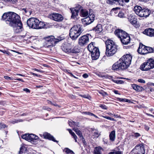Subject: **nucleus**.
<instances>
[{"instance_id":"obj_19","label":"nucleus","mask_w":154,"mask_h":154,"mask_svg":"<svg viewBox=\"0 0 154 154\" xmlns=\"http://www.w3.org/2000/svg\"><path fill=\"white\" fill-rule=\"evenodd\" d=\"M137 20L134 15L130 14L128 16V21L133 25H135L137 23Z\"/></svg>"},{"instance_id":"obj_5","label":"nucleus","mask_w":154,"mask_h":154,"mask_svg":"<svg viewBox=\"0 0 154 154\" xmlns=\"http://www.w3.org/2000/svg\"><path fill=\"white\" fill-rule=\"evenodd\" d=\"M65 38L64 36L62 35L55 38L53 35H51L45 37L44 39L46 45L47 47L53 46L58 42L61 41Z\"/></svg>"},{"instance_id":"obj_14","label":"nucleus","mask_w":154,"mask_h":154,"mask_svg":"<svg viewBox=\"0 0 154 154\" xmlns=\"http://www.w3.org/2000/svg\"><path fill=\"white\" fill-rule=\"evenodd\" d=\"M13 27L14 32L16 33H20L23 30L22 24L20 21L16 23L15 25L11 26Z\"/></svg>"},{"instance_id":"obj_3","label":"nucleus","mask_w":154,"mask_h":154,"mask_svg":"<svg viewBox=\"0 0 154 154\" xmlns=\"http://www.w3.org/2000/svg\"><path fill=\"white\" fill-rule=\"evenodd\" d=\"M105 43L106 45V55L107 56H112L116 51V45L112 40H107Z\"/></svg>"},{"instance_id":"obj_30","label":"nucleus","mask_w":154,"mask_h":154,"mask_svg":"<svg viewBox=\"0 0 154 154\" xmlns=\"http://www.w3.org/2000/svg\"><path fill=\"white\" fill-rule=\"evenodd\" d=\"M75 10L77 11L79 13L80 12V13L81 12L83 9V8L82 6L80 5H77L74 8Z\"/></svg>"},{"instance_id":"obj_25","label":"nucleus","mask_w":154,"mask_h":154,"mask_svg":"<svg viewBox=\"0 0 154 154\" xmlns=\"http://www.w3.org/2000/svg\"><path fill=\"white\" fill-rule=\"evenodd\" d=\"M38 139V137L37 136L33 134H29L30 141H29L34 143Z\"/></svg>"},{"instance_id":"obj_4","label":"nucleus","mask_w":154,"mask_h":154,"mask_svg":"<svg viewBox=\"0 0 154 154\" xmlns=\"http://www.w3.org/2000/svg\"><path fill=\"white\" fill-rule=\"evenodd\" d=\"M115 35L120 39L122 43L124 45H127L130 41V38L129 35L125 31L118 29L115 32Z\"/></svg>"},{"instance_id":"obj_33","label":"nucleus","mask_w":154,"mask_h":154,"mask_svg":"<svg viewBox=\"0 0 154 154\" xmlns=\"http://www.w3.org/2000/svg\"><path fill=\"white\" fill-rule=\"evenodd\" d=\"M73 130L79 136V137L82 138L83 137L81 132L79 129L74 128Z\"/></svg>"},{"instance_id":"obj_40","label":"nucleus","mask_w":154,"mask_h":154,"mask_svg":"<svg viewBox=\"0 0 154 154\" xmlns=\"http://www.w3.org/2000/svg\"><path fill=\"white\" fill-rule=\"evenodd\" d=\"M146 47L144 45H143L142 44H140L139 47L138 49V50L139 49H142L141 50L144 49L145 48H146Z\"/></svg>"},{"instance_id":"obj_58","label":"nucleus","mask_w":154,"mask_h":154,"mask_svg":"<svg viewBox=\"0 0 154 154\" xmlns=\"http://www.w3.org/2000/svg\"><path fill=\"white\" fill-rule=\"evenodd\" d=\"M103 142H104V143H106V144H107V141H108L106 139H103Z\"/></svg>"},{"instance_id":"obj_63","label":"nucleus","mask_w":154,"mask_h":154,"mask_svg":"<svg viewBox=\"0 0 154 154\" xmlns=\"http://www.w3.org/2000/svg\"><path fill=\"white\" fill-rule=\"evenodd\" d=\"M116 94H119L118 93V91L117 90H114L113 91Z\"/></svg>"},{"instance_id":"obj_23","label":"nucleus","mask_w":154,"mask_h":154,"mask_svg":"<svg viewBox=\"0 0 154 154\" xmlns=\"http://www.w3.org/2000/svg\"><path fill=\"white\" fill-rule=\"evenodd\" d=\"M131 87L134 90L137 91H142L143 89L142 87L138 86L135 84H132Z\"/></svg>"},{"instance_id":"obj_2","label":"nucleus","mask_w":154,"mask_h":154,"mask_svg":"<svg viewBox=\"0 0 154 154\" xmlns=\"http://www.w3.org/2000/svg\"><path fill=\"white\" fill-rule=\"evenodd\" d=\"M27 24L30 28L35 29H42L45 26L44 22L34 17H31L28 20Z\"/></svg>"},{"instance_id":"obj_39","label":"nucleus","mask_w":154,"mask_h":154,"mask_svg":"<svg viewBox=\"0 0 154 154\" xmlns=\"http://www.w3.org/2000/svg\"><path fill=\"white\" fill-rule=\"evenodd\" d=\"M109 154H122V152L119 151L110 152Z\"/></svg>"},{"instance_id":"obj_35","label":"nucleus","mask_w":154,"mask_h":154,"mask_svg":"<svg viewBox=\"0 0 154 154\" xmlns=\"http://www.w3.org/2000/svg\"><path fill=\"white\" fill-rule=\"evenodd\" d=\"M92 133L93 134V135L95 137L97 138L100 135V134L97 130H93Z\"/></svg>"},{"instance_id":"obj_1","label":"nucleus","mask_w":154,"mask_h":154,"mask_svg":"<svg viewBox=\"0 0 154 154\" xmlns=\"http://www.w3.org/2000/svg\"><path fill=\"white\" fill-rule=\"evenodd\" d=\"M20 19L18 14L11 12L5 13L2 17V19L10 26L15 25L16 23L20 21Z\"/></svg>"},{"instance_id":"obj_59","label":"nucleus","mask_w":154,"mask_h":154,"mask_svg":"<svg viewBox=\"0 0 154 154\" xmlns=\"http://www.w3.org/2000/svg\"><path fill=\"white\" fill-rule=\"evenodd\" d=\"M11 51H13L14 52H15L17 53H18V54H22V53H20V52H18V51H15L14 50H11Z\"/></svg>"},{"instance_id":"obj_6","label":"nucleus","mask_w":154,"mask_h":154,"mask_svg":"<svg viewBox=\"0 0 154 154\" xmlns=\"http://www.w3.org/2000/svg\"><path fill=\"white\" fill-rule=\"evenodd\" d=\"M83 31L82 27L80 25L74 26L69 30L70 37L73 40H76Z\"/></svg>"},{"instance_id":"obj_24","label":"nucleus","mask_w":154,"mask_h":154,"mask_svg":"<svg viewBox=\"0 0 154 154\" xmlns=\"http://www.w3.org/2000/svg\"><path fill=\"white\" fill-rule=\"evenodd\" d=\"M93 30L96 33H99L102 30V26L101 24H98L94 29Z\"/></svg>"},{"instance_id":"obj_62","label":"nucleus","mask_w":154,"mask_h":154,"mask_svg":"<svg viewBox=\"0 0 154 154\" xmlns=\"http://www.w3.org/2000/svg\"><path fill=\"white\" fill-rule=\"evenodd\" d=\"M122 82V81H121V80H117L116 81V82L117 83H121Z\"/></svg>"},{"instance_id":"obj_20","label":"nucleus","mask_w":154,"mask_h":154,"mask_svg":"<svg viewBox=\"0 0 154 154\" xmlns=\"http://www.w3.org/2000/svg\"><path fill=\"white\" fill-rule=\"evenodd\" d=\"M143 33L150 37H154V29L152 28L146 29L143 32Z\"/></svg>"},{"instance_id":"obj_46","label":"nucleus","mask_w":154,"mask_h":154,"mask_svg":"<svg viewBox=\"0 0 154 154\" xmlns=\"http://www.w3.org/2000/svg\"><path fill=\"white\" fill-rule=\"evenodd\" d=\"M0 51L2 52L4 54H6L8 55H9L10 54V53L9 52L5 50H2L0 49Z\"/></svg>"},{"instance_id":"obj_22","label":"nucleus","mask_w":154,"mask_h":154,"mask_svg":"<svg viewBox=\"0 0 154 154\" xmlns=\"http://www.w3.org/2000/svg\"><path fill=\"white\" fill-rule=\"evenodd\" d=\"M143 9V8H142L141 6L137 5L134 7V11L135 13L139 16L141 14L140 12H142Z\"/></svg>"},{"instance_id":"obj_26","label":"nucleus","mask_w":154,"mask_h":154,"mask_svg":"<svg viewBox=\"0 0 154 154\" xmlns=\"http://www.w3.org/2000/svg\"><path fill=\"white\" fill-rule=\"evenodd\" d=\"M89 14L88 11L86 9H83L80 13V15L82 17H85L88 16Z\"/></svg>"},{"instance_id":"obj_42","label":"nucleus","mask_w":154,"mask_h":154,"mask_svg":"<svg viewBox=\"0 0 154 154\" xmlns=\"http://www.w3.org/2000/svg\"><path fill=\"white\" fill-rule=\"evenodd\" d=\"M99 106L104 109H107V107L104 104H100Z\"/></svg>"},{"instance_id":"obj_21","label":"nucleus","mask_w":154,"mask_h":154,"mask_svg":"<svg viewBox=\"0 0 154 154\" xmlns=\"http://www.w3.org/2000/svg\"><path fill=\"white\" fill-rule=\"evenodd\" d=\"M44 137L46 139H47L49 140H51L54 142L58 143V141L55 140L54 137L51 134L45 132L43 134Z\"/></svg>"},{"instance_id":"obj_29","label":"nucleus","mask_w":154,"mask_h":154,"mask_svg":"<svg viewBox=\"0 0 154 154\" xmlns=\"http://www.w3.org/2000/svg\"><path fill=\"white\" fill-rule=\"evenodd\" d=\"M71 12H72V18H74L76 16L78 15V12L75 10L74 8H73L71 9Z\"/></svg>"},{"instance_id":"obj_64","label":"nucleus","mask_w":154,"mask_h":154,"mask_svg":"<svg viewBox=\"0 0 154 154\" xmlns=\"http://www.w3.org/2000/svg\"><path fill=\"white\" fill-rule=\"evenodd\" d=\"M71 134L72 136H73V137H74V136H76V135L74 133V132H72Z\"/></svg>"},{"instance_id":"obj_10","label":"nucleus","mask_w":154,"mask_h":154,"mask_svg":"<svg viewBox=\"0 0 154 154\" xmlns=\"http://www.w3.org/2000/svg\"><path fill=\"white\" fill-rule=\"evenodd\" d=\"M63 51L68 54H76L80 52V49L77 45L72 47L70 45H65L62 48Z\"/></svg>"},{"instance_id":"obj_53","label":"nucleus","mask_w":154,"mask_h":154,"mask_svg":"<svg viewBox=\"0 0 154 154\" xmlns=\"http://www.w3.org/2000/svg\"><path fill=\"white\" fill-rule=\"evenodd\" d=\"M88 76V75L86 73L82 75V77L84 78H87Z\"/></svg>"},{"instance_id":"obj_37","label":"nucleus","mask_w":154,"mask_h":154,"mask_svg":"<svg viewBox=\"0 0 154 154\" xmlns=\"http://www.w3.org/2000/svg\"><path fill=\"white\" fill-rule=\"evenodd\" d=\"M146 51H147V52H148V53L152 52L153 51V48L149 47L146 46Z\"/></svg>"},{"instance_id":"obj_16","label":"nucleus","mask_w":154,"mask_h":154,"mask_svg":"<svg viewBox=\"0 0 154 154\" xmlns=\"http://www.w3.org/2000/svg\"><path fill=\"white\" fill-rule=\"evenodd\" d=\"M51 19L56 21L60 22L63 19V17L61 14L58 13H54L50 15Z\"/></svg>"},{"instance_id":"obj_17","label":"nucleus","mask_w":154,"mask_h":154,"mask_svg":"<svg viewBox=\"0 0 154 154\" xmlns=\"http://www.w3.org/2000/svg\"><path fill=\"white\" fill-rule=\"evenodd\" d=\"M106 2L110 5H112L115 2H117V3L120 5L123 6L125 5L124 0H107Z\"/></svg>"},{"instance_id":"obj_11","label":"nucleus","mask_w":154,"mask_h":154,"mask_svg":"<svg viewBox=\"0 0 154 154\" xmlns=\"http://www.w3.org/2000/svg\"><path fill=\"white\" fill-rule=\"evenodd\" d=\"M144 144L141 143L137 145L134 148L132 152L134 154H145V149L144 148Z\"/></svg>"},{"instance_id":"obj_56","label":"nucleus","mask_w":154,"mask_h":154,"mask_svg":"<svg viewBox=\"0 0 154 154\" xmlns=\"http://www.w3.org/2000/svg\"><path fill=\"white\" fill-rule=\"evenodd\" d=\"M48 103H51V104L55 106H58V105L57 104H53L51 101H49V102H48Z\"/></svg>"},{"instance_id":"obj_54","label":"nucleus","mask_w":154,"mask_h":154,"mask_svg":"<svg viewBox=\"0 0 154 154\" xmlns=\"http://www.w3.org/2000/svg\"><path fill=\"white\" fill-rule=\"evenodd\" d=\"M25 149V147L23 146H21L20 149V151H23Z\"/></svg>"},{"instance_id":"obj_15","label":"nucleus","mask_w":154,"mask_h":154,"mask_svg":"<svg viewBox=\"0 0 154 154\" xmlns=\"http://www.w3.org/2000/svg\"><path fill=\"white\" fill-rule=\"evenodd\" d=\"M112 69L113 70H119L121 69H125L120 61L119 60L113 65Z\"/></svg>"},{"instance_id":"obj_9","label":"nucleus","mask_w":154,"mask_h":154,"mask_svg":"<svg viewBox=\"0 0 154 154\" xmlns=\"http://www.w3.org/2000/svg\"><path fill=\"white\" fill-rule=\"evenodd\" d=\"M154 68V59L150 58L148 59L146 62L144 63L140 66L142 70L148 71Z\"/></svg>"},{"instance_id":"obj_60","label":"nucleus","mask_w":154,"mask_h":154,"mask_svg":"<svg viewBox=\"0 0 154 154\" xmlns=\"http://www.w3.org/2000/svg\"><path fill=\"white\" fill-rule=\"evenodd\" d=\"M31 74L34 75V76H38V75L37 74H36L35 73H33V72H31Z\"/></svg>"},{"instance_id":"obj_57","label":"nucleus","mask_w":154,"mask_h":154,"mask_svg":"<svg viewBox=\"0 0 154 154\" xmlns=\"http://www.w3.org/2000/svg\"><path fill=\"white\" fill-rule=\"evenodd\" d=\"M145 114L147 116H152V117L153 118H154V116L152 115H151L150 114H149V113H146Z\"/></svg>"},{"instance_id":"obj_51","label":"nucleus","mask_w":154,"mask_h":154,"mask_svg":"<svg viewBox=\"0 0 154 154\" xmlns=\"http://www.w3.org/2000/svg\"><path fill=\"white\" fill-rule=\"evenodd\" d=\"M134 135L136 137H137L140 136V134L137 133H135L134 134Z\"/></svg>"},{"instance_id":"obj_36","label":"nucleus","mask_w":154,"mask_h":154,"mask_svg":"<svg viewBox=\"0 0 154 154\" xmlns=\"http://www.w3.org/2000/svg\"><path fill=\"white\" fill-rule=\"evenodd\" d=\"M118 99L119 101L121 102H126L128 103H130L131 102V101L130 100L125 98L123 99L119 98H118Z\"/></svg>"},{"instance_id":"obj_18","label":"nucleus","mask_w":154,"mask_h":154,"mask_svg":"<svg viewBox=\"0 0 154 154\" xmlns=\"http://www.w3.org/2000/svg\"><path fill=\"white\" fill-rule=\"evenodd\" d=\"M151 12L148 9H145L143 8V10L142 11V12H141L140 15L139 17H146L148 16Z\"/></svg>"},{"instance_id":"obj_38","label":"nucleus","mask_w":154,"mask_h":154,"mask_svg":"<svg viewBox=\"0 0 154 154\" xmlns=\"http://www.w3.org/2000/svg\"><path fill=\"white\" fill-rule=\"evenodd\" d=\"M23 121V120L21 119H14V120L11 121V122L12 124H14L15 123H17L19 122H22Z\"/></svg>"},{"instance_id":"obj_49","label":"nucleus","mask_w":154,"mask_h":154,"mask_svg":"<svg viewBox=\"0 0 154 154\" xmlns=\"http://www.w3.org/2000/svg\"><path fill=\"white\" fill-rule=\"evenodd\" d=\"M4 78L7 79V80H13V79H12L10 77H9L8 76H4Z\"/></svg>"},{"instance_id":"obj_31","label":"nucleus","mask_w":154,"mask_h":154,"mask_svg":"<svg viewBox=\"0 0 154 154\" xmlns=\"http://www.w3.org/2000/svg\"><path fill=\"white\" fill-rule=\"evenodd\" d=\"M63 151L66 153V154H75L73 151L68 148H66L63 150Z\"/></svg>"},{"instance_id":"obj_43","label":"nucleus","mask_w":154,"mask_h":154,"mask_svg":"<svg viewBox=\"0 0 154 154\" xmlns=\"http://www.w3.org/2000/svg\"><path fill=\"white\" fill-rule=\"evenodd\" d=\"M7 126L4 124L3 123H0V129L4 128Z\"/></svg>"},{"instance_id":"obj_45","label":"nucleus","mask_w":154,"mask_h":154,"mask_svg":"<svg viewBox=\"0 0 154 154\" xmlns=\"http://www.w3.org/2000/svg\"><path fill=\"white\" fill-rule=\"evenodd\" d=\"M118 16L121 18L123 17L124 16V14L122 12H120L118 13Z\"/></svg>"},{"instance_id":"obj_44","label":"nucleus","mask_w":154,"mask_h":154,"mask_svg":"<svg viewBox=\"0 0 154 154\" xmlns=\"http://www.w3.org/2000/svg\"><path fill=\"white\" fill-rule=\"evenodd\" d=\"M99 93L100 94L102 95L103 96H105L108 95L106 92L103 91H100Z\"/></svg>"},{"instance_id":"obj_52","label":"nucleus","mask_w":154,"mask_h":154,"mask_svg":"<svg viewBox=\"0 0 154 154\" xmlns=\"http://www.w3.org/2000/svg\"><path fill=\"white\" fill-rule=\"evenodd\" d=\"M23 91H25L26 92H27V93H30V90L27 88H24L23 89Z\"/></svg>"},{"instance_id":"obj_34","label":"nucleus","mask_w":154,"mask_h":154,"mask_svg":"<svg viewBox=\"0 0 154 154\" xmlns=\"http://www.w3.org/2000/svg\"><path fill=\"white\" fill-rule=\"evenodd\" d=\"M22 138L29 141H30L29 134H25L22 136Z\"/></svg>"},{"instance_id":"obj_48","label":"nucleus","mask_w":154,"mask_h":154,"mask_svg":"<svg viewBox=\"0 0 154 154\" xmlns=\"http://www.w3.org/2000/svg\"><path fill=\"white\" fill-rule=\"evenodd\" d=\"M138 81L139 82L141 83H145V81L144 80H143V79H139L138 80Z\"/></svg>"},{"instance_id":"obj_13","label":"nucleus","mask_w":154,"mask_h":154,"mask_svg":"<svg viewBox=\"0 0 154 154\" xmlns=\"http://www.w3.org/2000/svg\"><path fill=\"white\" fill-rule=\"evenodd\" d=\"M89 34L83 35L79 38V39L78 44L81 46H85L89 42L88 36Z\"/></svg>"},{"instance_id":"obj_50","label":"nucleus","mask_w":154,"mask_h":154,"mask_svg":"<svg viewBox=\"0 0 154 154\" xmlns=\"http://www.w3.org/2000/svg\"><path fill=\"white\" fill-rule=\"evenodd\" d=\"M84 113L85 114H87L88 115L92 116L93 115V113L89 112H85Z\"/></svg>"},{"instance_id":"obj_47","label":"nucleus","mask_w":154,"mask_h":154,"mask_svg":"<svg viewBox=\"0 0 154 154\" xmlns=\"http://www.w3.org/2000/svg\"><path fill=\"white\" fill-rule=\"evenodd\" d=\"M102 116L106 119H109L111 120H114V119L111 118V117L109 116Z\"/></svg>"},{"instance_id":"obj_12","label":"nucleus","mask_w":154,"mask_h":154,"mask_svg":"<svg viewBox=\"0 0 154 154\" xmlns=\"http://www.w3.org/2000/svg\"><path fill=\"white\" fill-rule=\"evenodd\" d=\"M95 16L93 14L92 10L89 9V14L88 17L82 19V21L85 22L86 25H88L92 23L94 20Z\"/></svg>"},{"instance_id":"obj_61","label":"nucleus","mask_w":154,"mask_h":154,"mask_svg":"<svg viewBox=\"0 0 154 154\" xmlns=\"http://www.w3.org/2000/svg\"><path fill=\"white\" fill-rule=\"evenodd\" d=\"M23 10L24 11L25 13L26 14L28 12V11L26 8H23Z\"/></svg>"},{"instance_id":"obj_8","label":"nucleus","mask_w":154,"mask_h":154,"mask_svg":"<svg viewBox=\"0 0 154 154\" xmlns=\"http://www.w3.org/2000/svg\"><path fill=\"white\" fill-rule=\"evenodd\" d=\"M132 58V57L131 55L126 54L123 56L119 60L125 69H126L131 64Z\"/></svg>"},{"instance_id":"obj_28","label":"nucleus","mask_w":154,"mask_h":154,"mask_svg":"<svg viewBox=\"0 0 154 154\" xmlns=\"http://www.w3.org/2000/svg\"><path fill=\"white\" fill-rule=\"evenodd\" d=\"M103 149L100 147H96L94 150V154H101Z\"/></svg>"},{"instance_id":"obj_27","label":"nucleus","mask_w":154,"mask_h":154,"mask_svg":"<svg viewBox=\"0 0 154 154\" xmlns=\"http://www.w3.org/2000/svg\"><path fill=\"white\" fill-rule=\"evenodd\" d=\"M109 140L111 141H114L116 137V134L115 131H112L109 135Z\"/></svg>"},{"instance_id":"obj_7","label":"nucleus","mask_w":154,"mask_h":154,"mask_svg":"<svg viewBox=\"0 0 154 154\" xmlns=\"http://www.w3.org/2000/svg\"><path fill=\"white\" fill-rule=\"evenodd\" d=\"M95 43L92 42L88 46V49L91 53L92 59L94 60L98 59L100 55L99 49L95 46Z\"/></svg>"},{"instance_id":"obj_32","label":"nucleus","mask_w":154,"mask_h":154,"mask_svg":"<svg viewBox=\"0 0 154 154\" xmlns=\"http://www.w3.org/2000/svg\"><path fill=\"white\" fill-rule=\"evenodd\" d=\"M142 49L137 50V51L139 54H141L144 55L148 53V52L146 51V48L144 49L141 50Z\"/></svg>"},{"instance_id":"obj_55","label":"nucleus","mask_w":154,"mask_h":154,"mask_svg":"<svg viewBox=\"0 0 154 154\" xmlns=\"http://www.w3.org/2000/svg\"><path fill=\"white\" fill-rule=\"evenodd\" d=\"M144 128L146 130L148 131L149 130V128L148 126H147L146 125H144Z\"/></svg>"},{"instance_id":"obj_41","label":"nucleus","mask_w":154,"mask_h":154,"mask_svg":"<svg viewBox=\"0 0 154 154\" xmlns=\"http://www.w3.org/2000/svg\"><path fill=\"white\" fill-rule=\"evenodd\" d=\"M76 123L73 121H69V124L71 127H72V125H76Z\"/></svg>"}]
</instances>
